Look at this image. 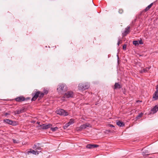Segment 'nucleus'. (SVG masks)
Wrapping results in <instances>:
<instances>
[{
	"mask_svg": "<svg viewBox=\"0 0 158 158\" xmlns=\"http://www.w3.org/2000/svg\"><path fill=\"white\" fill-rule=\"evenodd\" d=\"M89 87V85L88 83H81L78 85L79 89L83 91L88 89Z\"/></svg>",
	"mask_w": 158,
	"mask_h": 158,
	"instance_id": "nucleus-1",
	"label": "nucleus"
},
{
	"mask_svg": "<svg viewBox=\"0 0 158 158\" xmlns=\"http://www.w3.org/2000/svg\"><path fill=\"white\" fill-rule=\"evenodd\" d=\"M57 90L59 93L62 94L66 90V86L64 84H60L58 86Z\"/></svg>",
	"mask_w": 158,
	"mask_h": 158,
	"instance_id": "nucleus-2",
	"label": "nucleus"
},
{
	"mask_svg": "<svg viewBox=\"0 0 158 158\" xmlns=\"http://www.w3.org/2000/svg\"><path fill=\"white\" fill-rule=\"evenodd\" d=\"M52 126L51 124H43L41 125H40L37 126V127L39 129H46L51 128Z\"/></svg>",
	"mask_w": 158,
	"mask_h": 158,
	"instance_id": "nucleus-3",
	"label": "nucleus"
},
{
	"mask_svg": "<svg viewBox=\"0 0 158 158\" xmlns=\"http://www.w3.org/2000/svg\"><path fill=\"white\" fill-rule=\"evenodd\" d=\"M56 113L57 114L64 116H67L68 114V113L63 109H59L56 111Z\"/></svg>",
	"mask_w": 158,
	"mask_h": 158,
	"instance_id": "nucleus-4",
	"label": "nucleus"
},
{
	"mask_svg": "<svg viewBox=\"0 0 158 158\" xmlns=\"http://www.w3.org/2000/svg\"><path fill=\"white\" fill-rule=\"evenodd\" d=\"M3 121L6 123L13 126H16L17 125V123L15 121H13L9 119H5Z\"/></svg>",
	"mask_w": 158,
	"mask_h": 158,
	"instance_id": "nucleus-5",
	"label": "nucleus"
},
{
	"mask_svg": "<svg viewBox=\"0 0 158 158\" xmlns=\"http://www.w3.org/2000/svg\"><path fill=\"white\" fill-rule=\"evenodd\" d=\"M29 99L28 98H25L24 97L21 96L17 97L15 98V100L18 102H21Z\"/></svg>",
	"mask_w": 158,
	"mask_h": 158,
	"instance_id": "nucleus-6",
	"label": "nucleus"
},
{
	"mask_svg": "<svg viewBox=\"0 0 158 158\" xmlns=\"http://www.w3.org/2000/svg\"><path fill=\"white\" fill-rule=\"evenodd\" d=\"M73 93L72 91H69L65 94L64 96V98H69L73 97Z\"/></svg>",
	"mask_w": 158,
	"mask_h": 158,
	"instance_id": "nucleus-7",
	"label": "nucleus"
},
{
	"mask_svg": "<svg viewBox=\"0 0 158 158\" xmlns=\"http://www.w3.org/2000/svg\"><path fill=\"white\" fill-rule=\"evenodd\" d=\"M74 123V120L73 119H71L70 120L69 122L65 124L64 126V129L67 128L69 126L73 124Z\"/></svg>",
	"mask_w": 158,
	"mask_h": 158,
	"instance_id": "nucleus-8",
	"label": "nucleus"
},
{
	"mask_svg": "<svg viewBox=\"0 0 158 158\" xmlns=\"http://www.w3.org/2000/svg\"><path fill=\"white\" fill-rule=\"evenodd\" d=\"M130 27L129 26H127L126 28H125L124 31L122 33L123 36H126L130 32Z\"/></svg>",
	"mask_w": 158,
	"mask_h": 158,
	"instance_id": "nucleus-9",
	"label": "nucleus"
},
{
	"mask_svg": "<svg viewBox=\"0 0 158 158\" xmlns=\"http://www.w3.org/2000/svg\"><path fill=\"white\" fill-rule=\"evenodd\" d=\"M156 90L153 94V98L155 100L158 99V85L156 86Z\"/></svg>",
	"mask_w": 158,
	"mask_h": 158,
	"instance_id": "nucleus-10",
	"label": "nucleus"
},
{
	"mask_svg": "<svg viewBox=\"0 0 158 158\" xmlns=\"http://www.w3.org/2000/svg\"><path fill=\"white\" fill-rule=\"evenodd\" d=\"M40 94V91H38L34 95L33 98L31 99L32 101H35L38 97H39V96Z\"/></svg>",
	"mask_w": 158,
	"mask_h": 158,
	"instance_id": "nucleus-11",
	"label": "nucleus"
},
{
	"mask_svg": "<svg viewBox=\"0 0 158 158\" xmlns=\"http://www.w3.org/2000/svg\"><path fill=\"white\" fill-rule=\"evenodd\" d=\"M90 125L89 123H86L82 125H81L79 127V129L78 130H81L82 129H85L87 127H90Z\"/></svg>",
	"mask_w": 158,
	"mask_h": 158,
	"instance_id": "nucleus-12",
	"label": "nucleus"
},
{
	"mask_svg": "<svg viewBox=\"0 0 158 158\" xmlns=\"http://www.w3.org/2000/svg\"><path fill=\"white\" fill-rule=\"evenodd\" d=\"M99 146V145L96 144H88L86 146V148H87L91 149L95 148H97Z\"/></svg>",
	"mask_w": 158,
	"mask_h": 158,
	"instance_id": "nucleus-13",
	"label": "nucleus"
},
{
	"mask_svg": "<svg viewBox=\"0 0 158 158\" xmlns=\"http://www.w3.org/2000/svg\"><path fill=\"white\" fill-rule=\"evenodd\" d=\"M40 146V143H37L34 145L33 146L32 148L33 149H35L36 150H40L41 148Z\"/></svg>",
	"mask_w": 158,
	"mask_h": 158,
	"instance_id": "nucleus-14",
	"label": "nucleus"
},
{
	"mask_svg": "<svg viewBox=\"0 0 158 158\" xmlns=\"http://www.w3.org/2000/svg\"><path fill=\"white\" fill-rule=\"evenodd\" d=\"M32 153L33 154H34L35 155H36V154H38L39 153L37 151H35L34 150L32 149H30V151H28L26 153L28 155L29 154V153Z\"/></svg>",
	"mask_w": 158,
	"mask_h": 158,
	"instance_id": "nucleus-15",
	"label": "nucleus"
},
{
	"mask_svg": "<svg viewBox=\"0 0 158 158\" xmlns=\"http://www.w3.org/2000/svg\"><path fill=\"white\" fill-rule=\"evenodd\" d=\"M25 111V109L24 108H22L20 109L17 110L15 112V113L16 114H19L21 113H23Z\"/></svg>",
	"mask_w": 158,
	"mask_h": 158,
	"instance_id": "nucleus-16",
	"label": "nucleus"
},
{
	"mask_svg": "<svg viewBox=\"0 0 158 158\" xmlns=\"http://www.w3.org/2000/svg\"><path fill=\"white\" fill-rule=\"evenodd\" d=\"M153 3H151L145 9H144L143 11V12H146L153 5Z\"/></svg>",
	"mask_w": 158,
	"mask_h": 158,
	"instance_id": "nucleus-17",
	"label": "nucleus"
},
{
	"mask_svg": "<svg viewBox=\"0 0 158 158\" xmlns=\"http://www.w3.org/2000/svg\"><path fill=\"white\" fill-rule=\"evenodd\" d=\"M116 124L120 127H123L124 126V123L120 121H117L116 122Z\"/></svg>",
	"mask_w": 158,
	"mask_h": 158,
	"instance_id": "nucleus-18",
	"label": "nucleus"
},
{
	"mask_svg": "<svg viewBox=\"0 0 158 158\" xmlns=\"http://www.w3.org/2000/svg\"><path fill=\"white\" fill-rule=\"evenodd\" d=\"M158 110V105L155 106L152 109L151 111L153 113H155Z\"/></svg>",
	"mask_w": 158,
	"mask_h": 158,
	"instance_id": "nucleus-19",
	"label": "nucleus"
},
{
	"mask_svg": "<svg viewBox=\"0 0 158 158\" xmlns=\"http://www.w3.org/2000/svg\"><path fill=\"white\" fill-rule=\"evenodd\" d=\"M150 69V68L148 67H146L145 69H144L139 71V73H146L148 72Z\"/></svg>",
	"mask_w": 158,
	"mask_h": 158,
	"instance_id": "nucleus-20",
	"label": "nucleus"
},
{
	"mask_svg": "<svg viewBox=\"0 0 158 158\" xmlns=\"http://www.w3.org/2000/svg\"><path fill=\"white\" fill-rule=\"evenodd\" d=\"M121 88V86L118 83H115L114 85V89H120Z\"/></svg>",
	"mask_w": 158,
	"mask_h": 158,
	"instance_id": "nucleus-21",
	"label": "nucleus"
},
{
	"mask_svg": "<svg viewBox=\"0 0 158 158\" xmlns=\"http://www.w3.org/2000/svg\"><path fill=\"white\" fill-rule=\"evenodd\" d=\"M44 93H41V92L40 91V94L39 96V100L40 99H41L42 98L44 97Z\"/></svg>",
	"mask_w": 158,
	"mask_h": 158,
	"instance_id": "nucleus-22",
	"label": "nucleus"
},
{
	"mask_svg": "<svg viewBox=\"0 0 158 158\" xmlns=\"http://www.w3.org/2000/svg\"><path fill=\"white\" fill-rule=\"evenodd\" d=\"M133 44L135 46L138 45H139L138 41H134L133 42Z\"/></svg>",
	"mask_w": 158,
	"mask_h": 158,
	"instance_id": "nucleus-23",
	"label": "nucleus"
},
{
	"mask_svg": "<svg viewBox=\"0 0 158 158\" xmlns=\"http://www.w3.org/2000/svg\"><path fill=\"white\" fill-rule=\"evenodd\" d=\"M58 129V128L57 127H56L54 128H51V130L53 131H55Z\"/></svg>",
	"mask_w": 158,
	"mask_h": 158,
	"instance_id": "nucleus-24",
	"label": "nucleus"
},
{
	"mask_svg": "<svg viewBox=\"0 0 158 158\" xmlns=\"http://www.w3.org/2000/svg\"><path fill=\"white\" fill-rule=\"evenodd\" d=\"M13 142L15 143H19V141L18 140H16L15 139H12Z\"/></svg>",
	"mask_w": 158,
	"mask_h": 158,
	"instance_id": "nucleus-25",
	"label": "nucleus"
},
{
	"mask_svg": "<svg viewBox=\"0 0 158 158\" xmlns=\"http://www.w3.org/2000/svg\"><path fill=\"white\" fill-rule=\"evenodd\" d=\"M143 114V113H140L137 117V118H139L141 117L142 116Z\"/></svg>",
	"mask_w": 158,
	"mask_h": 158,
	"instance_id": "nucleus-26",
	"label": "nucleus"
},
{
	"mask_svg": "<svg viewBox=\"0 0 158 158\" xmlns=\"http://www.w3.org/2000/svg\"><path fill=\"white\" fill-rule=\"evenodd\" d=\"M127 47V45L126 44H124L123 45V50H126Z\"/></svg>",
	"mask_w": 158,
	"mask_h": 158,
	"instance_id": "nucleus-27",
	"label": "nucleus"
},
{
	"mask_svg": "<svg viewBox=\"0 0 158 158\" xmlns=\"http://www.w3.org/2000/svg\"><path fill=\"white\" fill-rule=\"evenodd\" d=\"M48 90H46V89H44V93H44V94H48Z\"/></svg>",
	"mask_w": 158,
	"mask_h": 158,
	"instance_id": "nucleus-28",
	"label": "nucleus"
},
{
	"mask_svg": "<svg viewBox=\"0 0 158 158\" xmlns=\"http://www.w3.org/2000/svg\"><path fill=\"white\" fill-rule=\"evenodd\" d=\"M118 12L120 14H122L123 12V10L122 9H119Z\"/></svg>",
	"mask_w": 158,
	"mask_h": 158,
	"instance_id": "nucleus-29",
	"label": "nucleus"
},
{
	"mask_svg": "<svg viewBox=\"0 0 158 158\" xmlns=\"http://www.w3.org/2000/svg\"><path fill=\"white\" fill-rule=\"evenodd\" d=\"M138 41L139 44H143V43L141 40H139Z\"/></svg>",
	"mask_w": 158,
	"mask_h": 158,
	"instance_id": "nucleus-30",
	"label": "nucleus"
},
{
	"mask_svg": "<svg viewBox=\"0 0 158 158\" xmlns=\"http://www.w3.org/2000/svg\"><path fill=\"white\" fill-rule=\"evenodd\" d=\"M120 41H121V42H122V41L120 40H118V43H117V45H118V46H119L120 44Z\"/></svg>",
	"mask_w": 158,
	"mask_h": 158,
	"instance_id": "nucleus-31",
	"label": "nucleus"
},
{
	"mask_svg": "<svg viewBox=\"0 0 158 158\" xmlns=\"http://www.w3.org/2000/svg\"><path fill=\"white\" fill-rule=\"evenodd\" d=\"M108 126L110 127H114V126L112 124H109L108 125Z\"/></svg>",
	"mask_w": 158,
	"mask_h": 158,
	"instance_id": "nucleus-32",
	"label": "nucleus"
},
{
	"mask_svg": "<svg viewBox=\"0 0 158 158\" xmlns=\"http://www.w3.org/2000/svg\"><path fill=\"white\" fill-rule=\"evenodd\" d=\"M143 154H146V153H148V151H145V152H143Z\"/></svg>",
	"mask_w": 158,
	"mask_h": 158,
	"instance_id": "nucleus-33",
	"label": "nucleus"
},
{
	"mask_svg": "<svg viewBox=\"0 0 158 158\" xmlns=\"http://www.w3.org/2000/svg\"><path fill=\"white\" fill-rule=\"evenodd\" d=\"M123 92L124 94H126V91L125 89H124V90H123Z\"/></svg>",
	"mask_w": 158,
	"mask_h": 158,
	"instance_id": "nucleus-34",
	"label": "nucleus"
},
{
	"mask_svg": "<svg viewBox=\"0 0 158 158\" xmlns=\"http://www.w3.org/2000/svg\"><path fill=\"white\" fill-rule=\"evenodd\" d=\"M106 131L108 132H110V130H106Z\"/></svg>",
	"mask_w": 158,
	"mask_h": 158,
	"instance_id": "nucleus-35",
	"label": "nucleus"
},
{
	"mask_svg": "<svg viewBox=\"0 0 158 158\" xmlns=\"http://www.w3.org/2000/svg\"><path fill=\"white\" fill-rule=\"evenodd\" d=\"M37 123L38 124V125H40V122H37Z\"/></svg>",
	"mask_w": 158,
	"mask_h": 158,
	"instance_id": "nucleus-36",
	"label": "nucleus"
},
{
	"mask_svg": "<svg viewBox=\"0 0 158 158\" xmlns=\"http://www.w3.org/2000/svg\"><path fill=\"white\" fill-rule=\"evenodd\" d=\"M5 114L6 115H7L9 114L7 113H6Z\"/></svg>",
	"mask_w": 158,
	"mask_h": 158,
	"instance_id": "nucleus-37",
	"label": "nucleus"
}]
</instances>
